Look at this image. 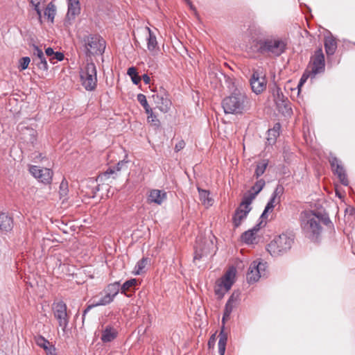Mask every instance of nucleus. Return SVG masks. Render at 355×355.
I'll use <instances>...</instances> for the list:
<instances>
[{
  "label": "nucleus",
  "mask_w": 355,
  "mask_h": 355,
  "mask_svg": "<svg viewBox=\"0 0 355 355\" xmlns=\"http://www.w3.org/2000/svg\"><path fill=\"white\" fill-rule=\"evenodd\" d=\"M300 226L304 235L312 241H318L322 228L321 223L328 226L332 225L326 214L312 210H305L300 214Z\"/></svg>",
  "instance_id": "f257e3e1"
},
{
  "label": "nucleus",
  "mask_w": 355,
  "mask_h": 355,
  "mask_svg": "<svg viewBox=\"0 0 355 355\" xmlns=\"http://www.w3.org/2000/svg\"><path fill=\"white\" fill-rule=\"evenodd\" d=\"M222 106L225 114H241L250 107V99L243 89H236L223 98Z\"/></svg>",
  "instance_id": "f03ea898"
},
{
  "label": "nucleus",
  "mask_w": 355,
  "mask_h": 355,
  "mask_svg": "<svg viewBox=\"0 0 355 355\" xmlns=\"http://www.w3.org/2000/svg\"><path fill=\"white\" fill-rule=\"evenodd\" d=\"M258 44V51L259 53L279 57L286 51L287 41L282 37L271 36L260 40Z\"/></svg>",
  "instance_id": "7ed1b4c3"
},
{
  "label": "nucleus",
  "mask_w": 355,
  "mask_h": 355,
  "mask_svg": "<svg viewBox=\"0 0 355 355\" xmlns=\"http://www.w3.org/2000/svg\"><path fill=\"white\" fill-rule=\"evenodd\" d=\"M293 243V234L291 233H283L275 237L268 245L267 250L272 256H279L290 250Z\"/></svg>",
  "instance_id": "20e7f679"
},
{
  "label": "nucleus",
  "mask_w": 355,
  "mask_h": 355,
  "mask_svg": "<svg viewBox=\"0 0 355 355\" xmlns=\"http://www.w3.org/2000/svg\"><path fill=\"white\" fill-rule=\"evenodd\" d=\"M84 51L87 56L94 54H102L105 49V42L99 35H89L83 39Z\"/></svg>",
  "instance_id": "39448f33"
},
{
  "label": "nucleus",
  "mask_w": 355,
  "mask_h": 355,
  "mask_svg": "<svg viewBox=\"0 0 355 355\" xmlns=\"http://www.w3.org/2000/svg\"><path fill=\"white\" fill-rule=\"evenodd\" d=\"M82 85L87 91H92L96 87V67L93 62L87 63L80 72Z\"/></svg>",
  "instance_id": "423d86ee"
},
{
  "label": "nucleus",
  "mask_w": 355,
  "mask_h": 355,
  "mask_svg": "<svg viewBox=\"0 0 355 355\" xmlns=\"http://www.w3.org/2000/svg\"><path fill=\"white\" fill-rule=\"evenodd\" d=\"M236 305L234 304H232L230 302H227L225 306L224 313L222 318V322L224 324L225 321L226 320H228L230 318V316L232 312V310L234 307ZM219 340H218V353L220 355H224L225 352V347L227 344V334L225 333L224 331V325L223 326V328L219 334Z\"/></svg>",
  "instance_id": "0eeeda50"
},
{
  "label": "nucleus",
  "mask_w": 355,
  "mask_h": 355,
  "mask_svg": "<svg viewBox=\"0 0 355 355\" xmlns=\"http://www.w3.org/2000/svg\"><path fill=\"white\" fill-rule=\"evenodd\" d=\"M67 310V306L62 301L53 304V315L63 331H65L69 324V316Z\"/></svg>",
  "instance_id": "6e6552de"
},
{
  "label": "nucleus",
  "mask_w": 355,
  "mask_h": 355,
  "mask_svg": "<svg viewBox=\"0 0 355 355\" xmlns=\"http://www.w3.org/2000/svg\"><path fill=\"white\" fill-rule=\"evenodd\" d=\"M273 96L278 110L283 114H291L292 113V109L290 101L288 98L283 94L279 87H277L273 90Z\"/></svg>",
  "instance_id": "1a4fd4ad"
},
{
  "label": "nucleus",
  "mask_w": 355,
  "mask_h": 355,
  "mask_svg": "<svg viewBox=\"0 0 355 355\" xmlns=\"http://www.w3.org/2000/svg\"><path fill=\"white\" fill-rule=\"evenodd\" d=\"M152 98L156 104L157 107L162 112L166 113L169 111L171 102L168 98L166 91L161 88L159 92L152 95Z\"/></svg>",
  "instance_id": "9d476101"
},
{
  "label": "nucleus",
  "mask_w": 355,
  "mask_h": 355,
  "mask_svg": "<svg viewBox=\"0 0 355 355\" xmlns=\"http://www.w3.org/2000/svg\"><path fill=\"white\" fill-rule=\"evenodd\" d=\"M29 172L42 183L44 184L51 183L53 175L52 170L47 168H41L40 166L33 165L29 167Z\"/></svg>",
  "instance_id": "9b49d317"
},
{
  "label": "nucleus",
  "mask_w": 355,
  "mask_h": 355,
  "mask_svg": "<svg viewBox=\"0 0 355 355\" xmlns=\"http://www.w3.org/2000/svg\"><path fill=\"white\" fill-rule=\"evenodd\" d=\"M252 90L256 94L263 92L266 88L265 76L259 70H254L250 79Z\"/></svg>",
  "instance_id": "f8f14e48"
},
{
  "label": "nucleus",
  "mask_w": 355,
  "mask_h": 355,
  "mask_svg": "<svg viewBox=\"0 0 355 355\" xmlns=\"http://www.w3.org/2000/svg\"><path fill=\"white\" fill-rule=\"evenodd\" d=\"M265 263L254 261L251 263L247 273V280L248 283H254L257 282L261 277L263 272L265 270Z\"/></svg>",
  "instance_id": "ddd939ff"
},
{
  "label": "nucleus",
  "mask_w": 355,
  "mask_h": 355,
  "mask_svg": "<svg viewBox=\"0 0 355 355\" xmlns=\"http://www.w3.org/2000/svg\"><path fill=\"white\" fill-rule=\"evenodd\" d=\"M80 3L79 0H67V13L65 23L71 25L76 17L80 13Z\"/></svg>",
  "instance_id": "4468645a"
},
{
  "label": "nucleus",
  "mask_w": 355,
  "mask_h": 355,
  "mask_svg": "<svg viewBox=\"0 0 355 355\" xmlns=\"http://www.w3.org/2000/svg\"><path fill=\"white\" fill-rule=\"evenodd\" d=\"M312 68L311 72L313 74L320 73L324 70V55L321 49H319L315 51L314 55L312 59Z\"/></svg>",
  "instance_id": "2eb2a0df"
},
{
  "label": "nucleus",
  "mask_w": 355,
  "mask_h": 355,
  "mask_svg": "<svg viewBox=\"0 0 355 355\" xmlns=\"http://www.w3.org/2000/svg\"><path fill=\"white\" fill-rule=\"evenodd\" d=\"M331 168L337 174L340 182L345 186H347L349 181L345 173L343 166L341 165L340 162L336 157H333L329 160Z\"/></svg>",
  "instance_id": "dca6fc26"
},
{
  "label": "nucleus",
  "mask_w": 355,
  "mask_h": 355,
  "mask_svg": "<svg viewBox=\"0 0 355 355\" xmlns=\"http://www.w3.org/2000/svg\"><path fill=\"white\" fill-rule=\"evenodd\" d=\"M167 198V193L164 190L151 189L147 196V202L148 204H156L161 205Z\"/></svg>",
  "instance_id": "f3484780"
},
{
  "label": "nucleus",
  "mask_w": 355,
  "mask_h": 355,
  "mask_svg": "<svg viewBox=\"0 0 355 355\" xmlns=\"http://www.w3.org/2000/svg\"><path fill=\"white\" fill-rule=\"evenodd\" d=\"M235 277L236 270L234 268H231L217 282L220 283V285H222L223 288H226V291H229L234 283Z\"/></svg>",
  "instance_id": "a211bd4d"
},
{
  "label": "nucleus",
  "mask_w": 355,
  "mask_h": 355,
  "mask_svg": "<svg viewBox=\"0 0 355 355\" xmlns=\"http://www.w3.org/2000/svg\"><path fill=\"white\" fill-rule=\"evenodd\" d=\"M250 211V209L241 207L240 205L236 208L232 217L233 224L235 227L241 225L242 221L247 218Z\"/></svg>",
  "instance_id": "6ab92c4d"
},
{
  "label": "nucleus",
  "mask_w": 355,
  "mask_h": 355,
  "mask_svg": "<svg viewBox=\"0 0 355 355\" xmlns=\"http://www.w3.org/2000/svg\"><path fill=\"white\" fill-rule=\"evenodd\" d=\"M36 344L43 348L46 355H57L54 345L50 344L49 341L42 336L35 337Z\"/></svg>",
  "instance_id": "aec40b11"
},
{
  "label": "nucleus",
  "mask_w": 355,
  "mask_h": 355,
  "mask_svg": "<svg viewBox=\"0 0 355 355\" xmlns=\"http://www.w3.org/2000/svg\"><path fill=\"white\" fill-rule=\"evenodd\" d=\"M118 336V331L112 325H107L103 329L101 340L103 343H107L113 341Z\"/></svg>",
  "instance_id": "412c9836"
},
{
  "label": "nucleus",
  "mask_w": 355,
  "mask_h": 355,
  "mask_svg": "<svg viewBox=\"0 0 355 355\" xmlns=\"http://www.w3.org/2000/svg\"><path fill=\"white\" fill-rule=\"evenodd\" d=\"M13 228V219L8 214L0 213V230L4 232H8Z\"/></svg>",
  "instance_id": "4be33fe9"
},
{
  "label": "nucleus",
  "mask_w": 355,
  "mask_h": 355,
  "mask_svg": "<svg viewBox=\"0 0 355 355\" xmlns=\"http://www.w3.org/2000/svg\"><path fill=\"white\" fill-rule=\"evenodd\" d=\"M259 230V225H256L253 228L243 232L241 235V239L245 243H252L255 239V234Z\"/></svg>",
  "instance_id": "5701e85b"
},
{
  "label": "nucleus",
  "mask_w": 355,
  "mask_h": 355,
  "mask_svg": "<svg viewBox=\"0 0 355 355\" xmlns=\"http://www.w3.org/2000/svg\"><path fill=\"white\" fill-rule=\"evenodd\" d=\"M146 29L148 33V37L147 38V48L150 51L154 52L157 49L156 35L149 27H146Z\"/></svg>",
  "instance_id": "b1692460"
},
{
  "label": "nucleus",
  "mask_w": 355,
  "mask_h": 355,
  "mask_svg": "<svg viewBox=\"0 0 355 355\" xmlns=\"http://www.w3.org/2000/svg\"><path fill=\"white\" fill-rule=\"evenodd\" d=\"M280 129H281L280 123H276L274 125L272 128L269 129L268 130V137L267 139H268L269 144H273L275 142L277 137H279V135Z\"/></svg>",
  "instance_id": "393cba45"
},
{
  "label": "nucleus",
  "mask_w": 355,
  "mask_h": 355,
  "mask_svg": "<svg viewBox=\"0 0 355 355\" xmlns=\"http://www.w3.org/2000/svg\"><path fill=\"white\" fill-rule=\"evenodd\" d=\"M198 191L199 193L200 200L202 204L207 207L212 205L213 199L209 197V191L200 187H198Z\"/></svg>",
  "instance_id": "a878e982"
},
{
  "label": "nucleus",
  "mask_w": 355,
  "mask_h": 355,
  "mask_svg": "<svg viewBox=\"0 0 355 355\" xmlns=\"http://www.w3.org/2000/svg\"><path fill=\"white\" fill-rule=\"evenodd\" d=\"M120 291V283L119 282H115L114 283L108 284L106 288L103 290L105 293L111 295L112 298L117 295Z\"/></svg>",
  "instance_id": "bb28decb"
},
{
  "label": "nucleus",
  "mask_w": 355,
  "mask_h": 355,
  "mask_svg": "<svg viewBox=\"0 0 355 355\" xmlns=\"http://www.w3.org/2000/svg\"><path fill=\"white\" fill-rule=\"evenodd\" d=\"M324 48L327 55H334L337 48L336 40L331 37L326 38L324 41Z\"/></svg>",
  "instance_id": "cd10ccee"
},
{
  "label": "nucleus",
  "mask_w": 355,
  "mask_h": 355,
  "mask_svg": "<svg viewBox=\"0 0 355 355\" xmlns=\"http://www.w3.org/2000/svg\"><path fill=\"white\" fill-rule=\"evenodd\" d=\"M268 165V160L267 159H263L258 162L257 164L254 176H255L256 178H259L260 176H261L265 173Z\"/></svg>",
  "instance_id": "c85d7f7f"
},
{
  "label": "nucleus",
  "mask_w": 355,
  "mask_h": 355,
  "mask_svg": "<svg viewBox=\"0 0 355 355\" xmlns=\"http://www.w3.org/2000/svg\"><path fill=\"white\" fill-rule=\"evenodd\" d=\"M137 98L139 103L144 108L146 114H150V116H154V113L148 103L146 96L143 94H139Z\"/></svg>",
  "instance_id": "c756f323"
},
{
  "label": "nucleus",
  "mask_w": 355,
  "mask_h": 355,
  "mask_svg": "<svg viewBox=\"0 0 355 355\" xmlns=\"http://www.w3.org/2000/svg\"><path fill=\"white\" fill-rule=\"evenodd\" d=\"M127 74L131 78V80L135 85H137L141 82V78L139 76L135 67H130L128 69Z\"/></svg>",
  "instance_id": "7c9ffc66"
},
{
  "label": "nucleus",
  "mask_w": 355,
  "mask_h": 355,
  "mask_svg": "<svg viewBox=\"0 0 355 355\" xmlns=\"http://www.w3.org/2000/svg\"><path fill=\"white\" fill-rule=\"evenodd\" d=\"M255 197L256 196L253 195L252 192H250L249 195H245L239 205L241 206V207L250 209V210H252V207L250 206V205L252 200L255 198Z\"/></svg>",
  "instance_id": "2f4dec72"
},
{
  "label": "nucleus",
  "mask_w": 355,
  "mask_h": 355,
  "mask_svg": "<svg viewBox=\"0 0 355 355\" xmlns=\"http://www.w3.org/2000/svg\"><path fill=\"white\" fill-rule=\"evenodd\" d=\"M137 284V280L135 279H131L125 282L121 286V293L125 294L126 296V292L130 291V288Z\"/></svg>",
  "instance_id": "473e14b6"
},
{
  "label": "nucleus",
  "mask_w": 355,
  "mask_h": 355,
  "mask_svg": "<svg viewBox=\"0 0 355 355\" xmlns=\"http://www.w3.org/2000/svg\"><path fill=\"white\" fill-rule=\"evenodd\" d=\"M148 263L147 258H142L136 264L135 268V274L140 275L144 272V270L146 268Z\"/></svg>",
  "instance_id": "72a5a7b5"
},
{
  "label": "nucleus",
  "mask_w": 355,
  "mask_h": 355,
  "mask_svg": "<svg viewBox=\"0 0 355 355\" xmlns=\"http://www.w3.org/2000/svg\"><path fill=\"white\" fill-rule=\"evenodd\" d=\"M32 47L31 53L33 56V62H36L37 59L42 58L44 53L42 49L35 44L31 45Z\"/></svg>",
  "instance_id": "f704fd0d"
},
{
  "label": "nucleus",
  "mask_w": 355,
  "mask_h": 355,
  "mask_svg": "<svg viewBox=\"0 0 355 355\" xmlns=\"http://www.w3.org/2000/svg\"><path fill=\"white\" fill-rule=\"evenodd\" d=\"M279 200L277 201L276 199H275L274 198H272L270 197L269 201L268 202L261 216V218H264L266 217L267 216V213L269 211H272L273 209V208L275 207V204L279 202Z\"/></svg>",
  "instance_id": "c9c22d12"
},
{
  "label": "nucleus",
  "mask_w": 355,
  "mask_h": 355,
  "mask_svg": "<svg viewBox=\"0 0 355 355\" xmlns=\"http://www.w3.org/2000/svg\"><path fill=\"white\" fill-rule=\"evenodd\" d=\"M225 83L231 93L236 91V89H243L241 87H239L236 84L234 79L230 76L225 77Z\"/></svg>",
  "instance_id": "e433bc0d"
},
{
  "label": "nucleus",
  "mask_w": 355,
  "mask_h": 355,
  "mask_svg": "<svg viewBox=\"0 0 355 355\" xmlns=\"http://www.w3.org/2000/svg\"><path fill=\"white\" fill-rule=\"evenodd\" d=\"M265 184L266 182L263 179L257 180L254 185L251 188V192L253 193V195L257 196L263 189Z\"/></svg>",
  "instance_id": "4c0bfd02"
},
{
  "label": "nucleus",
  "mask_w": 355,
  "mask_h": 355,
  "mask_svg": "<svg viewBox=\"0 0 355 355\" xmlns=\"http://www.w3.org/2000/svg\"><path fill=\"white\" fill-rule=\"evenodd\" d=\"M40 69L46 71L48 69V64L44 55L42 58L37 60L36 62H33Z\"/></svg>",
  "instance_id": "58836bf2"
},
{
  "label": "nucleus",
  "mask_w": 355,
  "mask_h": 355,
  "mask_svg": "<svg viewBox=\"0 0 355 355\" xmlns=\"http://www.w3.org/2000/svg\"><path fill=\"white\" fill-rule=\"evenodd\" d=\"M227 291H226V288H223L222 285H220V283L216 282L214 292L218 299H222Z\"/></svg>",
  "instance_id": "ea45409f"
},
{
  "label": "nucleus",
  "mask_w": 355,
  "mask_h": 355,
  "mask_svg": "<svg viewBox=\"0 0 355 355\" xmlns=\"http://www.w3.org/2000/svg\"><path fill=\"white\" fill-rule=\"evenodd\" d=\"M19 71L25 70L28 68V64L31 62V58L29 57H23L19 60Z\"/></svg>",
  "instance_id": "a19ab883"
},
{
  "label": "nucleus",
  "mask_w": 355,
  "mask_h": 355,
  "mask_svg": "<svg viewBox=\"0 0 355 355\" xmlns=\"http://www.w3.org/2000/svg\"><path fill=\"white\" fill-rule=\"evenodd\" d=\"M68 183L65 180H62L60 185V195L61 197H65L68 193Z\"/></svg>",
  "instance_id": "79ce46f5"
},
{
  "label": "nucleus",
  "mask_w": 355,
  "mask_h": 355,
  "mask_svg": "<svg viewBox=\"0 0 355 355\" xmlns=\"http://www.w3.org/2000/svg\"><path fill=\"white\" fill-rule=\"evenodd\" d=\"M240 297V292L239 291H234L230 297H229L227 302H231L232 304H236L237 302L239 300Z\"/></svg>",
  "instance_id": "37998d69"
},
{
  "label": "nucleus",
  "mask_w": 355,
  "mask_h": 355,
  "mask_svg": "<svg viewBox=\"0 0 355 355\" xmlns=\"http://www.w3.org/2000/svg\"><path fill=\"white\" fill-rule=\"evenodd\" d=\"M284 193V187L282 185H277L275 191H273L271 197L277 200V197H280Z\"/></svg>",
  "instance_id": "c03bdc74"
},
{
  "label": "nucleus",
  "mask_w": 355,
  "mask_h": 355,
  "mask_svg": "<svg viewBox=\"0 0 355 355\" xmlns=\"http://www.w3.org/2000/svg\"><path fill=\"white\" fill-rule=\"evenodd\" d=\"M208 252L205 250H200V251L198 250H195V254L193 259L194 261L197 259H200L202 257L207 255Z\"/></svg>",
  "instance_id": "a18cd8bd"
},
{
  "label": "nucleus",
  "mask_w": 355,
  "mask_h": 355,
  "mask_svg": "<svg viewBox=\"0 0 355 355\" xmlns=\"http://www.w3.org/2000/svg\"><path fill=\"white\" fill-rule=\"evenodd\" d=\"M116 173L115 168L114 167H110L105 172H104L101 175V178H110L111 175H113Z\"/></svg>",
  "instance_id": "49530a36"
},
{
  "label": "nucleus",
  "mask_w": 355,
  "mask_h": 355,
  "mask_svg": "<svg viewBox=\"0 0 355 355\" xmlns=\"http://www.w3.org/2000/svg\"><path fill=\"white\" fill-rule=\"evenodd\" d=\"M101 300H103V303L105 304V305H108L110 303H112L114 301V298L111 297V295H109L107 293H105V295L101 297Z\"/></svg>",
  "instance_id": "de8ad7c7"
},
{
  "label": "nucleus",
  "mask_w": 355,
  "mask_h": 355,
  "mask_svg": "<svg viewBox=\"0 0 355 355\" xmlns=\"http://www.w3.org/2000/svg\"><path fill=\"white\" fill-rule=\"evenodd\" d=\"M44 14L48 17L49 19H51L53 21L55 15V11L54 9H51L50 8H48L45 11Z\"/></svg>",
  "instance_id": "09e8293b"
},
{
  "label": "nucleus",
  "mask_w": 355,
  "mask_h": 355,
  "mask_svg": "<svg viewBox=\"0 0 355 355\" xmlns=\"http://www.w3.org/2000/svg\"><path fill=\"white\" fill-rule=\"evenodd\" d=\"M185 3L189 6V8L193 12L195 16L198 17V13L196 7L193 5L192 2L190 0H184Z\"/></svg>",
  "instance_id": "8fccbe9b"
},
{
  "label": "nucleus",
  "mask_w": 355,
  "mask_h": 355,
  "mask_svg": "<svg viewBox=\"0 0 355 355\" xmlns=\"http://www.w3.org/2000/svg\"><path fill=\"white\" fill-rule=\"evenodd\" d=\"M94 307V305H92V304H89L87 306L86 309L83 311V317H82V320H83V323H84L85 322V316H86V314L91 310Z\"/></svg>",
  "instance_id": "3c124183"
},
{
  "label": "nucleus",
  "mask_w": 355,
  "mask_h": 355,
  "mask_svg": "<svg viewBox=\"0 0 355 355\" xmlns=\"http://www.w3.org/2000/svg\"><path fill=\"white\" fill-rule=\"evenodd\" d=\"M184 146H185L184 141L183 140H181L175 144V150L176 152H178V151L181 150L182 149H183L184 148Z\"/></svg>",
  "instance_id": "603ef678"
},
{
  "label": "nucleus",
  "mask_w": 355,
  "mask_h": 355,
  "mask_svg": "<svg viewBox=\"0 0 355 355\" xmlns=\"http://www.w3.org/2000/svg\"><path fill=\"white\" fill-rule=\"evenodd\" d=\"M64 54L61 52H55L53 55V59H55L58 61H62L64 60Z\"/></svg>",
  "instance_id": "864d4df0"
},
{
  "label": "nucleus",
  "mask_w": 355,
  "mask_h": 355,
  "mask_svg": "<svg viewBox=\"0 0 355 355\" xmlns=\"http://www.w3.org/2000/svg\"><path fill=\"white\" fill-rule=\"evenodd\" d=\"M103 300H101V297L98 300H92V305H94V307L99 306H105L104 303H103Z\"/></svg>",
  "instance_id": "5fc2aeb1"
},
{
  "label": "nucleus",
  "mask_w": 355,
  "mask_h": 355,
  "mask_svg": "<svg viewBox=\"0 0 355 355\" xmlns=\"http://www.w3.org/2000/svg\"><path fill=\"white\" fill-rule=\"evenodd\" d=\"M127 163V162L125 161H120L119 162H118V164H116V166H114V168H115V171H121V169L122 168L123 166L125 165Z\"/></svg>",
  "instance_id": "6e6d98bb"
},
{
  "label": "nucleus",
  "mask_w": 355,
  "mask_h": 355,
  "mask_svg": "<svg viewBox=\"0 0 355 355\" xmlns=\"http://www.w3.org/2000/svg\"><path fill=\"white\" fill-rule=\"evenodd\" d=\"M142 80H144V83L148 85L150 82V78L147 74H144L141 77Z\"/></svg>",
  "instance_id": "4d7b16f0"
},
{
  "label": "nucleus",
  "mask_w": 355,
  "mask_h": 355,
  "mask_svg": "<svg viewBox=\"0 0 355 355\" xmlns=\"http://www.w3.org/2000/svg\"><path fill=\"white\" fill-rule=\"evenodd\" d=\"M33 8H34V10L36 11L37 14L40 17L41 16V10L40 8V4H31Z\"/></svg>",
  "instance_id": "13d9d810"
},
{
  "label": "nucleus",
  "mask_w": 355,
  "mask_h": 355,
  "mask_svg": "<svg viewBox=\"0 0 355 355\" xmlns=\"http://www.w3.org/2000/svg\"><path fill=\"white\" fill-rule=\"evenodd\" d=\"M45 53L47 56H51L54 55L55 52L52 48L49 47L46 49Z\"/></svg>",
  "instance_id": "bf43d9fd"
},
{
  "label": "nucleus",
  "mask_w": 355,
  "mask_h": 355,
  "mask_svg": "<svg viewBox=\"0 0 355 355\" xmlns=\"http://www.w3.org/2000/svg\"><path fill=\"white\" fill-rule=\"evenodd\" d=\"M148 120L150 122H157L159 123V121L157 119L156 116L154 114V116H150V114H148Z\"/></svg>",
  "instance_id": "052dcab7"
},
{
  "label": "nucleus",
  "mask_w": 355,
  "mask_h": 355,
  "mask_svg": "<svg viewBox=\"0 0 355 355\" xmlns=\"http://www.w3.org/2000/svg\"><path fill=\"white\" fill-rule=\"evenodd\" d=\"M35 131H34L33 130H30V135L31 136V138L30 139V140H31V143H33L35 140Z\"/></svg>",
  "instance_id": "680f3d73"
},
{
  "label": "nucleus",
  "mask_w": 355,
  "mask_h": 355,
  "mask_svg": "<svg viewBox=\"0 0 355 355\" xmlns=\"http://www.w3.org/2000/svg\"><path fill=\"white\" fill-rule=\"evenodd\" d=\"M99 191V185H97V186H96V187L92 189V198H94V197L96 196V195L97 191Z\"/></svg>",
  "instance_id": "e2e57ef3"
},
{
  "label": "nucleus",
  "mask_w": 355,
  "mask_h": 355,
  "mask_svg": "<svg viewBox=\"0 0 355 355\" xmlns=\"http://www.w3.org/2000/svg\"><path fill=\"white\" fill-rule=\"evenodd\" d=\"M306 78H304V76L301 78L300 83L298 85V87H301L303 85V83L306 81Z\"/></svg>",
  "instance_id": "0e129e2a"
},
{
  "label": "nucleus",
  "mask_w": 355,
  "mask_h": 355,
  "mask_svg": "<svg viewBox=\"0 0 355 355\" xmlns=\"http://www.w3.org/2000/svg\"><path fill=\"white\" fill-rule=\"evenodd\" d=\"M42 1V0H31V1H30V3H31V4H40V3H41V1Z\"/></svg>",
  "instance_id": "69168bd1"
},
{
  "label": "nucleus",
  "mask_w": 355,
  "mask_h": 355,
  "mask_svg": "<svg viewBox=\"0 0 355 355\" xmlns=\"http://www.w3.org/2000/svg\"><path fill=\"white\" fill-rule=\"evenodd\" d=\"M211 342H213V340H211V341L209 340V344H210V343H211Z\"/></svg>",
  "instance_id": "338daca9"
},
{
  "label": "nucleus",
  "mask_w": 355,
  "mask_h": 355,
  "mask_svg": "<svg viewBox=\"0 0 355 355\" xmlns=\"http://www.w3.org/2000/svg\"><path fill=\"white\" fill-rule=\"evenodd\" d=\"M211 342H213V340H211V341L209 340V344H210V343H211Z\"/></svg>",
  "instance_id": "774afa93"
}]
</instances>
